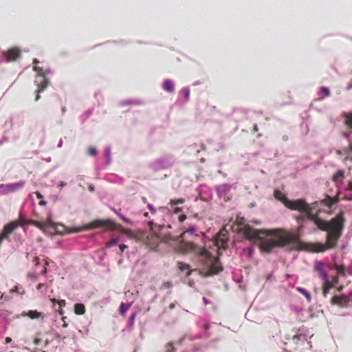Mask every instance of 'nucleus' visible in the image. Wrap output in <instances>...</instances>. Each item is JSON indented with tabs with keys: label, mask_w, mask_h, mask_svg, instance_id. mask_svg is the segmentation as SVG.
<instances>
[{
	"label": "nucleus",
	"mask_w": 352,
	"mask_h": 352,
	"mask_svg": "<svg viewBox=\"0 0 352 352\" xmlns=\"http://www.w3.org/2000/svg\"><path fill=\"white\" fill-rule=\"evenodd\" d=\"M313 206H309V211L305 212L306 218L314 221L320 230L327 232L325 244L305 243L300 240L298 233L289 232L283 229H275L272 231V234L276 237V240L264 241L261 245V248L267 252H271L276 247H288L290 250H309L313 252H323L334 248L342 234L345 222L344 213L341 212L330 221H327L319 218L317 214H313Z\"/></svg>",
	"instance_id": "1"
},
{
	"label": "nucleus",
	"mask_w": 352,
	"mask_h": 352,
	"mask_svg": "<svg viewBox=\"0 0 352 352\" xmlns=\"http://www.w3.org/2000/svg\"><path fill=\"white\" fill-rule=\"evenodd\" d=\"M150 227L149 232H133L131 230L125 229L120 225L116 224L111 220H96L89 224L90 228H96L100 227H109L111 229L117 230L124 234L130 239H136L144 244L147 248L155 250L161 243H170L172 240L170 236L165 235L162 233L163 226L154 224L152 221H148Z\"/></svg>",
	"instance_id": "2"
},
{
	"label": "nucleus",
	"mask_w": 352,
	"mask_h": 352,
	"mask_svg": "<svg viewBox=\"0 0 352 352\" xmlns=\"http://www.w3.org/2000/svg\"><path fill=\"white\" fill-rule=\"evenodd\" d=\"M195 231V227L191 225H189L188 228L183 231L175 241L177 243V251L182 254L193 253L199 255L206 276L217 274L223 270V267L219 263V257L212 256L206 248H199L195 243L184 240L186 234L193 235Z\"/></svg>",
	"instance_id": "3"
},
{
	"label": "nucleus",
	"mask_w": 352,
	"mask_h": 352,
	"mask_svg": "<svg viewBox=\"0 0 352 352\" xmlns=\"http://www.w3.org/2000/svg\"><path fill=\"white\" fill-rule=\"evenodd\" d=\"M233 230L242 232L245 236V237L248 239H256L259 241V249L263 252L269 253L270 252H267L261 248V243L265 240H276V237L274 234H272V231L271 230H257L253 229L248 224H245V220L243 218H239L236 220V224L232 226Z\"/></svg>",
	"instance_id": "4"
},
{
	"label": "nucleus",
	"mask_w": 352,
	"mask_h": 352,
	"mask_svg": "<svg viewBox=\"0 0 352 352\" xmlns=\"http://www.w3.org/2000/svg\"><path fill=\"white\" fill-rule=\"evenodd\" d=\"M38 60L37 59H34V70L37 72V74L42 77L41 80L37 83V94L35 98V100L38 101L40 99V94L49 85V80L45 78L46 76L50 73L49 69L43 70L41 67H39L37 65L38 64Z\"/></svg>",
	"instance_id": "5"
},
{
	"label": "nucleus",
	"mask_w": 352,
	"mask_h": 352,
	"mask_svg": "<svg viewBox=\"0 0 352 352\" xmlns=\"http://www.w3.org/2000/svg\"><path fill=\"white\" fill-rule=\"evenodd\" d=\"M284 205L292 210H297L301 213H305V211H309V205L305 199H299L297 200L292 201L288 199L283 200Z\"/></svg>",
	"instance_id": "6"
},
{
	"label": "nucleus",
	"mask_w": 352,
	"mask_h": 352,
	"mask_svg": "<svg viewBox=\"0 0 352 352\" xmlns=\"http://www.w3.org/2000/svg\"><path fill=\"white\" fill-rule=\"evenodd\" d=\"M228 241V232L226 228L221 229L214 236L213 243L216 248L226 250Z\"/></svg>",
	"instance_id": "7"
},
{
	"label": "nucleus",
	"mask_w": 352,
	"mask_h": 352,
	"mask_svg": "<svg viewBox=\"0 0 352 352\" xmlns=\"http://www.w3.org/2000/svg\"><path fill=\"white\" fill-rule=\"evenodd\" d=\"M352 300V297L345 295H335L331 300V303L333 305H338L341 307H346L349 302Z\"/></svg>",
	"instance_id": "8"
},
{
	"label": "nucleus",
	"mask_w": 352,
	"mask_h": 352,
	"mask_svg": "<svg viewBox=\"0 0 352 352\" xmlns=\"http://www.w3.org/2000/svg\"><path fill=\"white\" fill-rule=\"evenodd\" d=\"M8 62L15 61L21 56V50L17 47H13L3 52Z\"/></svg>",
	"instance_id": "9"
},
{
	"label": "nucleus",
	"mask_w": 352,
	"mask_h": 352,
	"mask_svg": "<svg viewBox=\"0 0 352 352\" xmlns=\"http://www.w3.org/2000/svg\"><path fill=\"white\" fill-rule=\"evenodd\" d=\"M30 223L37 227L38 228L41 229L43 232L47 228H52L54 230H56V227H55L54 223L52 222L51 219H47V220L44 221H30Z\"/></svg>",
	"instance_id": "10"
},
{
	"label": "nucleus",
	"mask_w": 352,
	"mask_h": 352,
	"mask_svg": "<svg viewBox=\"0 0 352 352\" xmlns=\"http://www.w3.org/2000/svg\"><path fill=\"white\" fill-rule=\"evenodd\" d=\"M17 228V223L16 222H10L6 224L1 233L0 234V240L2 241L3 240L7 239L12 232Z\"/></svg>",
	"instance_id": "11"
},
{
	"label": "nucleus",
	"mask_w": 352,
	"mask_h": 352,
	"mask_svg": "<svg viewBox=\"0 0 352 352\" xmlns=\"http://www.w3.org/2000/svg\"><path fill=\"white\" fill-rule=\"evenodd\" d=\"M25 182L23 181H20L16 183L13 184H8L6 185H3L2 187L4 188L5 192H12L17 190L19 188H21L24 186Z\"/></svg>",
	"instance_id": "12"
},
{
	"label": "nucleus",
	"mask_w": 352,
	"mask_h": 352,
	"mask_svg": "<svg viewBox=\"0 0 352 352\" xmlns=\"http://www.w3.org/2000/svg\"><path fill=\"white\" fill-rule=\"evenodd\" d=\"M185 201L184 199H170V210L173 211V213L177 214L182 211V209L179 207H177V205L182 204Z\"/></svg>",
	"instance_id": "13"
},
{
	"label": "nucleus",
	"mask_w": 352,
	"mask_h": 352,
	"mask_svg": "<svg viewBox=\"0 0 352 352\" xmlns=\"http://www.w3.org/2000/svg\"><path fill=\"white\" fill-rule=\"evenodd\" d=\"M339 201V197L336 195L334 197H331L329 195H327L326 197L320 201V204H322L327 206L328 207H331V206L337 204Z\"/></svg>",
	"instance_id": "14"
},
{
	"label": "nucleus",
	"mask_w": 352,
	"mask_h": 352,
	"mask_svg": "<svg viewBox=\"0 0 352 352\" xmlns=\"http://www.w3.org/2000/svg\"><path fill=\"white\" fill-rule=\"evenodd\" d=\"M21 316L24 317H29L31 319H38L43 316V314L37 311L36 310H30L28 312H23Z\"/></svg>",
	"instance_id": "15"
},
{
	"label": "nucleus",
	"mask_w": 352,
	"mask_h": 352,
	"mask_svg": "<svg viewBox=\"0 0 352 352\" xmlns=\"http://www.w3.org/2000/svg\"><path fill=\"white\" fill-rule=\"evenodd\" d=\"M344 178V171L343 170H338L332 177V181L337 184L340 181H342Z\"/></svg>",
	"instance_id": "16"
},
{
	"label": "nucleus",
	"mask_w": 352,
	"mask_h": 352,
	"mask_svg": "<svg viewBox=\"0 0 352 352\" xmlns=\"http://www.w3.org/2000/svg\"><path fill=\"white\" fill-rule=\"evenodd\" d=\"M163 89L167 92L172 93L174 91V85L169 79H166L163 83Z\"/></svg>",
	"instance_id": "17"
},
{
	"label": "nucleus",
	"mask_w": 352,
	"mask_h": 352,
	"mask_svg": "<svg viewBox=\"0 0 352 352\" xmlns=\"http://www.w3.org/2000/svg\"><path fill=\"white\" fill-rule=\"evenodd\" d=\"M177 267L180 271L186 272L187 276H190L191 270H190V265L188 264L180 261L177 263Z\"/></svg>",
	"instance_id": "18"
},
{
	"label": "nucleus",
	"mask_w": 352,
	"mask_h": 352,
	"mask_svg": "<svg viewBox=\"0 0 352 352\" xmlns=\"http://www.w3.org/2000/svg\"><path fill=\"white\" fill-rule=\"evenodd\" d=\"M74 313L76 315H82L85 313V307L82 303H76L74 305Z\"/></svg>",
	"instance_id": "19"
},
{
	"label": "nucleus",
	"mask_w": 352,
	"mask_h": 352,
	"mask_svg": "<svg viewBox=\"0 0 352 352\" xmlns=\"http://www.w3.org/2000/svg\"><path fill=\"white\" fill-rule=\"evenodd\" d=\"M344 124L352 129V113H344Z\"/></svg>",
	"instance_id": "20"
},
{
	"label": "nucleus",
	"mask_w": 352,
	"mask_h": 352,
	"mask_svg": "<svg viewBox=\"0 0 352 352\" xmlns=\"http://www.w3.org/2000/svg\"><path fill=\"white\" fill-rule=\"evenodd\" d=\"M344 154H346V157L344 158L343 161L345 162L346 160H350L352 162V144H350L347 148H344Z\"/></svg>",
	"instance_id": "21"
},
{
	"label": "nucleus",
	"mask_w": 352,
	"mask_h": 352,
	"mask_svg": "<svg viewBox=\"0 0 352 352\" xmlns=\"http://www.w3.org/2000/svg\"><path fill=\"white\" fill-rule=\"evenodd\" d=\"M296 290L300 294H302L309 302L311 301V296L305 288L297 287Z\"/></svg>",
	"instance_id": "22"
},
{
	"label": "nucleus",
	"mask_w": 352,
	"mask_h": 352,
	"mask_svg": "<svg viewBox=\"0 0 352 352\" xmlns=\"http://www.w3.org/2000/svg\"><path fill=\"white\" fill-rule=\"evenodd\" d=\"M318 270L319 271V278H321L323 280V282L329 280L328 274L323 269H322L320 267H318Z\"/></svg>",
	"instance_id": "23"
},
{
	"label": "nucleus",
	"mask_w": 352,
	"mask_h": 352,
	"mask_svg": "<svg viewBox=\"0 0 352 352\" xmlns=\"http://www.w3.org/2000/svg\"><path fill=\"white\" fill-rule=\"evenodd\" d=\"M274 197L278 200L281 201L283 203V200L285 199H287L285 195H283L280 191L279 190H275L274 191Z\"/></svg>",
	"instance_id": "24"
},
{
	"label": "nucleus",
	"mask_w": 352,
	"mask_h": 352,
	"mask_svg": "<svg viewBox=\"0 0 352 352\" xmlns=\"http://www.w3.org/2000/svg\"><path fill=\"white\" fill-rule=\"evenodd\" d=\"M129 307V305H126L125 303L122 302L120 307V314L124 316Z\"/></svg>",
	"instance_id": "25"
},
{
	"label": "nucleus",
	"mask_w": 352,
	"mask_h": 352,
	"mask_svg": "<svg viewBox=\"0 0 352 352\" xmlns=\"http://www.w3.org/2000/svg\"><path fill=\"white\" fill-rule=\"evenodd\" d=\"M14 222H16L17 223V227L19 226H23L25 224L30 223V221H28L27 220H25L24 218L22 217L21 214L20 215L19 220L14 221Z\"/></svg>",
	"instance_id": "26"
},
{
	"label": "nucleus",
	"mask_w": 352,
	"mask_h": 352,
	"mask_svg": "<svg viewBox=\"0 0 352 352\" xmlns=\"http://www.w3.org/2000/svg\"><path fill=\"white\" fill-rule=\"evenodd\" d=\"M332 268L336 270L338 273L340 275L344 274L345 269L342 265H335Z\"/></svg>",
	"instance_id": "27"
},
{
	"label": "nucleus",
	"mask_w": 352,
	"mask_h": 352,
	"mask_svg": "<svg viewBox=\"0 0 352 352\" xmlns=\"http://www.w3.org/2000/svg\"><path fill=\"white\" fill-rule=\"evenodd\" d=\"M320 93L323 95L324 97H328L330 95V91L326 87H322L320 88Z\"/></svg>",
	"instance_id": "28"
},
{
	"label": "nucleus",
	"mask_w": 352,
	"mask_h": 352,
	"mask_svg": "<svg viewBox=\"0 0 352 352\" xmlns=\"http://www.w3.org/2000/svg\"><path fill=\"white\" fill-rule=\"evenodd\" d=\"M322 286H324V287H326L327 289H328L329 290H330L331 289H332L333 287H334L335 286L333 285L331 283H330V280H327L324 282H323V284H322Z\"/></svg>",
	"instance_id": "29"
},
{
	"label": "nucleus",
	"mask_w": 352,
	"mask_h": 352,
	"mask_svg": "<svg viewBox=\"0 0 352 352\" xmlns=\"http://www.w3.org/2000/svg\"><path fill=\"white\" fill-rule=\"evenodd\" d=\"M307 219L306 218V213H303V214H300L297 217L296 220L298 223H302Z\"/></svg>",
	"instance_id": "30"
},
{
	"label": "nucleus",
	"mask_w": 352,
	"mask_h": 352,
	"mask_svg": "<svg viewBox=\"0 0 352 352\" xmlns=\"http://www.w3.org/2000/svg\"><path fill=\"white\" fill-rule=\"evenodd\" d=\"M175 347L173 342H168L166 345V352H174Z\"/></svg>",
	"instance_id": "31"
},
{
	"label": "nucleus",
	"mask_w": 352,
	"mask_h": 352,
	"mask_svg": "<svg viewBox=\"0 0 352 352\" xmlns=\"http://www.w3.org/2000/svg\"><path fill=\"white\" fill-rule=\"evenodd\" d=\"M113 211L117 214V215L121 219H122V221L126 223H129L130 222L129 219L126 218L125 217L122 216L120 213H119L118 211H116V210H113Z\"/></svg>",
	"instance_id": "32"
},
{
	"label": "nucleus",
	"mask_w": 352,
	"mask_h": 352,
	"mask_svg": "<svg viewBox=\"0 0 352 352\" xmlns=\"http://www.w3.org/2000/svg\"><path fill=\"white\" fill-rule=\"evenodd\" d=\"M97 153L96 149L94 147H89L88 148V154L91 156H95Z\"/></svg>",
	"instance_id": "33"
},
{
	"label": "nucleus",
	"mask_w": 352,
	"mask_h": 352,
	"mask_svg": "<svg viewBox=\"0 0 352 352\" xmlns=\"http://www.w3.org/2000/svg\"><path fill=\"white\" fill-rule=\"evenodd\" d=\"M338 281H339V278H338V276H334L332 277L331 280H330V283L336 286L338 283Z\"/></svg>",
	"instance_id": "34"
},
{
	"label": "nucleus",
	"mask_w": 352,
	"mask_h": 352,
	"mask_svg": "<svg viewBox=\"0 0 352 352\" xmlns=\"http://www.w3.org/2000/svg\"><path fill=\"white\" fill-rule=\"evenodd\" d=\"M118 243V241L116 239H112L107 243V247H111L113 245H116Z\"/></svg>",
	"instance_id": "35"
},
{
	"label": "nucleus",
	"mask_w": 352,
	"mask_h": 352,
	"mask_svg": "<svg viewBox=\"0 0 352 352\" xmlns=\"http://www.w3.org/2000/svg\"><path fill=\"white\" fill-rule=\"evenodd\" d=\"M32 261L34 263L35 266H38L40 265V258L37 256H35L34 257Z\"/></svg>",
	"instance_id": "36"
},
{
	"label": "nucleus",
	"mask_w": 352,
	"mask_h": 352,
	"mask_svg": "<svg viewBox=\"0 0 352 352\" xmlns=\"http://www.w3.org/2000/svg\"><path fill=\"white\" fill-rule=\"evenodd\" d=\"M186 219V214H180L179 217H178V221L182 223L183 221H184Z\"/></svg>",
	"instance_id": "37"
},
{
	"label": "nucleus",
	"mask_w": 352,
	"mask_h": 352,
	"mask_svg": "<svg viewBox=\"0 0 352 352\" xmlns=\"http://www.w3.org/2000/svg\"><path fill=\"white\" fill-rule=\"evenodd\" d=\"M330 290L322 286V294L324 297H327Z\"/></svg>",
	"instance_id": "38"
},
{
	"label": "nucleus",
	"mask_w": 352,
	"mask_h": 352,
	"mask_svg": "<svg viewBox=\"0 0 352 352\" xmlns=\"http://www.w3.org/2000/svg\"><path fill=\"white\" fill-rule=\"evenodd\" d=\"M57 303L58 304V305L60 307H63L65 306L66 305V302H65V300H59L57 301Z\"/></svg>",
	"instance_id": "39"
},
{
	"label": "nucleus",
	"mask_w": 352,
	"mask_h": 352,
	"mask_svg": "<svg viewBox=\"0 0 352 352\" xmlns=\"http://www.w3.org/2000/svg\"><path fill=\"white\" fill-rule=\"evenodd\" d=\"M346 190L352 192V182L351 181L349 182L347 187L346 188Z\"/></svg>",
	"instance_id": "40"
},
{
	"label": "nucleus",
	"mask_w": 352,
	"mask_h": 352,
	"mask_svg": "<svg viewBox=\"0 0 352 352\" xmlns=\"http://www.w3.org/2000/svg\"><path fill=\"white\" fill-rule=\"evenodd\" d=\"M48 265V263H47V261H45V267H44L43 270H42V272H41V274H42L43 275L46 274H47V267H46V265Z\"/></svg>",
	"instance_id": "41"
},
{
	"label": "nucleus",
	"mask_w": 352,
	"mask_h": 352,
	"mask_svg": "<svg viewBox=\"0 0 352 352\" xmlns=\"http://www.w3.org/2000/svg\"><path fill=\"white\" fill-rule=\"evenodd\" d=\"M336 153H337V155H345V154H344V149H342V150H337V151H336Z\"/></svg>",
	"instance_id": "42"
},
{
	"label": "nucleus",
	"mask_w": 352,
	"mask_h": 352,
	"mask_svg": "<svg viewBox=\"0 0 352 352\" xmlns=\"http://www.w3.org/2000/svg\"><path fill=\"white\" fill-rule=\"evenodd\" d=\"M119 247H120V251H121V252H124V250H126V249L128 248L126 245H124V244H120V245H119Z\"/></svg>",
	"instance_id": "43"
},
{
	"label": "nucleus",
	"mask_w": 352,
	"mask_h": 352,
	"mask_svg": "<svg viewBox=\"0 0 352 352\" xmlns=\"http://www.w3.org/2000/svg\"><path fill=\"white\" fill-rule=\"evenodd\" d=\"M14 292H16V293H19V288L17 286H14L11 290H10V293H14Z\"/></svg>",
	"instance_id": "44"
},
{
	"label": "nucleus",
	"mask_w": 352,
	"mask_h": 352,
	"mask_svg": "<svg viewBox=\"0 0 352 352\" xmlns=\"http://www.w3.org/2000/svg\"><path fill=\"white\" fill-rule=\"evenodd\" d=\"M65 319H66V316L62 317V320L63 321V327H67V323L66 322Z\"/></svg>",
	"instance_id": "45"
},
{
	"label": "nucleus",
	"mask_w": 352,
	"mask_h": 352,
	"mask_svg": "<svg viewBox=\"0 0 352 352\" xmlns=\"http://www.w3.org/2000/svg\"><path fill=\"white\" fill-rule=\"evenodd\" d=\"M185 98L186 100L188 99V97H189V95H190V92H189V90L186 89L185 90Z\"/></svg>",
	"instance_id": "46"
},
{
	"label": "nucleus",
	"mask_w": 352,
	"mask_h": 352,
	"mask_svg": "<svg viewBox=\"0 0 352 352\" xmlns=\"http://www.w3.org/2000/svg\"><path fill=\"white\" fill-rule=\"evenodd\" d=\"M35 194L38 199H41L43 198V195L39 192H36Z\"/></svg>",
	"instance_id": "47"
},
{
	"label": "nucleus",
	"mask_w": 352,
	"mask_h": 352,
	"mask_svg": "<svg viewBox=\"0 0 352 352\" xmlns=\"http://www.w3.org/2000/svg\"><path fill=\"white\" fill-rule=\"evenodd\" d=\"M5 342L7 344L10 343L12 342V338L10 337H7L5 339Z\"/></svg>",
	"instance_id": "48"
},
{
	"label": "nucleus",
	"mask_w": 352,
	"mask_h": 352,
	"mask_svg": "<svg viewBox=\"0 0 352 352\" xmlns=\"http://www.w3.org/2000/svg\"><path fill=\"white\" fill-rule=\"evenodd\" d=\"M258 131V127L256 124H254L253 126V131L257 132Z\"/></svg>",
	"instance_id": "49"
},
{
	"label": "nucleus",
	"mask_w": 352,
	"mask_h": 352,
	"mask_svg": "<svg viewBox=\"0 0 352 352\" xmlns=\"http://www.w3.org/2000/svg\"><path fill=\"white\" fill-rule=\"evenodd\" d=\"M164 285L165 287H171V286H172L171 283H169V282H166V283H164Z\"/></svg>",
	"instance_id": "50"
},
{
	"label": "nucleus",
	"mask_w": 352,
	"mask_h": 352,
	"mask_svg": "<svg viewBox=\"0 0 352 352\" xmlns=\"http://www.w3.org/2000/svg\"><path fill=\"white\" fill-rule=\"evenodd\" d=\"M40 339L39 338H35L34 340V343L36 345H38L40 343Z\"/></svg>",
	"instance_id": "51"
},
{
	"label": "nucleus",
	"mask_w": 352,
	"mask_h": 352,
	"mask_svg": "<svg viewBox=\"0 0 352 352\" xmlns=\"http://www.w3.org/2000/svg\"><path fill=\"white\" fill-rule=\"evenodd\" d=\"M148 208L152 212H155V209L152 205H148Z\"/></svg>",
	"instance_id": "52"
},
{
	"label": "nucleus",
	"mask_w": 352,
	"mask_h": 352,
	"mask_svg": "<svg viewBox=\"0 0 352 352\" xmlns=\"http://www.w3.org/2000/svg\"><path fill=\"white\" fill-rule=\"evenodd\" d=\"M345 200L346 201H352V195H350V196H348V197H346L344 198Z\"/></svg>",
	"instance_id": "53"
},
{
	"label": "nucleus",
	"mask_w": 352,
	"mask_h": 352,
	"mask_svg": "<svg viewBox=\"0 0 352 352\" xmlns=\"http://www.w3.org/2000/svg\"><path fill=\"white\" fill-rule=\"evenodd\" d=\"M43 286H44V284H43V283H39V284L37 285L36 288H37L38 289H41Z\"/></svg>",
	"instance_id": "54"
},
{
	"label": "nucleus",
	"mask_w": 352,
	"mask_h": 352,
	"mask_svg": "<svg viewBox=\"0 0 352 352\" xmlns=\"http://www.w3.org/2000/svg\"><path fill=\"white\" fill-rule=\"evenodd\" d=\"M39 205H41V206H45L46 205V201L41 200L40 202H39Z\"/></svg>",
	"instance_id": "55"
},
{
	"label": "nucleus",
	"mask_w": 352,
	"mask_h": 352,
	"mask_svg": "<svg viewBox=\"0 0 352 352\" xmlns=\"http://www.w3.org/2000/svg\"><path fill=\"white\" fill-rule=\"evenodd\" d=\"M135 317V314H133L131 315V316L130 318V320H131V322L133 321Z\"/></svg>",
	"instance_id": "56"
},
{
	"label": "nucleus",
	"mask_w": 352,
	"mask_h": 352,
	"mask_svg": "<svg viewBox=\"0 0 352 352\" xmlns=\"http://www.w3.org/2000/svg\"><path fill=\"white\" fill-rule=\"evenodd\" d=\"M50 300H51L54 304L57 303V301H58V300H56L55 298H51V299H50Z\"/></svg>",
	"instance_id": "57"
},
{
	"label": "nucleus",
	"mask_w": 352,
	"mask_h": 352,
	"mask_svg": "<svg viewBox=\"0 0 352 352\" xmlns=\"http://www.w3.org/2000/svg\"><path fill=\"white\" fill-rule=\"evenodd\" d=\"M58 311L60 315H63V314H64V311H63V310L62 309H59Z\"/></svg>",
	"instance_id": "58"
},
{
	"label": "nucleus",
	"mask_w": 352,
	"mask_h": 352,
	"mask_svg": "<svg viewBox=\"0 0 352 352\" xmlns=\"http://www.w3.org/2000/svg\"><path fill=\"white\" fill-rule=\"evenodd\" d=\"M28 276H29L30 277H31V278H37V276H36V275H34V274H32V275L29 274Z\"/></svg>",
	"instance_id": "59"
},
{
	"label": "nucleus",
	"mask_w": 352,
	"mask_h": 352,
	"mask_svg": "<svg viewBox=\"0 0 352 352\" xmlns=\"http://www.w3.org/2000/svg\"><path fill=\"white\" fill-rule=\"evenodd\" d=\"M342 290V287H341V286H340V287H339L338 288V292H341Z\"/></svg>",
	"instance_id": "60"
},
{
	"label": "nucleus",
	"mask_w": 352,
	"mask_h": 352,
	"mask_svg": "<svg viewBox=\"0 0 352 352\" xmlns=\"http://www.w3.org/2000/svg\"><path fill=\"white\" fill-rule=\"evenodd\" d=\"M312 205L318 206V201H316V202H315V203H314Z\"/></svg>",
	"instance_id": "61"
},
{
	"label": "nucleus",
	"mask_w": 352,
	"mask_h": 352,
	"mask_svg": "<svg viewBox=\"0 0 352 352\" xmlns=\"http://www.w3.org/2000/svg\"><path fill=\"white\" fill-rule=\"evenodd\" d=\"M65 110H66V109H65V107H63V109H62L63 112H65Z\"/></svg>",
	"instance_id": "62"
},
{
	"label": "nucleus",
	"mask_w": 352,
	"mask_h": 352,
	"mask_svg": "<svg viewBox=\"0 0 352 352\" xmlns=\"http://www.w3.org/2000/svg\"><path fill=\"white\" fill-rule=\"evenodd\" d=\"M61 144H62V142H60L59 143V144H58V146H61Z\"/></svg>",
	"instance_id": "63"
}]
</instances>
